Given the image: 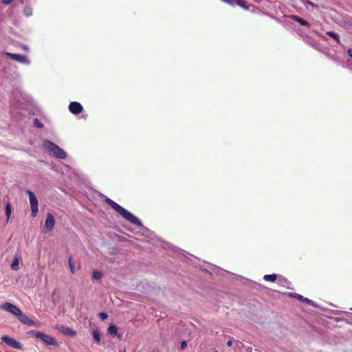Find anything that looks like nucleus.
<instances>
[{"label":"nucleus","mask_w":352,"mask_h":352,"mask_svg":"<svg viewBox=\"0 0 352 352\" xmlns=\"http://www.w3.org/2000/svg\"><path fill=\"white\" fill-rule=\"evenodd\" d=\"M102 196L104 198V202L110 206L123 219L137 227L142 228V231L146 232L147 236L151 237V239L153 240V236H155L154 232L144 226L142 221L139 218L109 197L103 195H102Z\"/></svg>","instance_id":"f257e3e1"},{"label":"nucleus","mask_w":352,"mask_h":352,"mask_svg":"<svg viewBox=\"0 0 352 352\" xmlns=\"http://www.w3.org/2000/svg\"><path fill=\"white\" fill-rule=\"evenodd\" d=\"M43 147L48 155L56 159L65 160L67 157V152L64 149L50 140L43 141Z\"/></svg>","instance_id":"f03ea898"},{"label":"nucleus","mask_w":352,"mask_h":352,"mask_svg":"<svg viewBox=\"0 0 352 352\" xmlns=\"http://www.w3.org/2000/svg\"><path fill=\"white\" fill-rule=\"evenodd\" d=\"M25 193L29 197L31 208V215L32 217H36L38 213V201L37 197L30 189H27L25 190Z\"/></svg>","instance_id":"7ed1b4c3"},{"label":"nucleus","mask_w":352,"mask_h":352,"mask_svg":"<svg viewBox=\"0 0 352 352\" xmlns=\"http://www.w3.org/2000/svg\"><path fill=\"white\" fill-rule=\"evenodd\" d=\"M18 320H19L22 324L30 326V327H39L41 322L38 320L34 321L32 318H29L25 314H24L21 310L16 316Z\"/></svg>","instance_id":"20e7f679"},{"label":"nucleus","mask_w":352,"mask_h":352,"mask_svg":"<svg viewBox=\"0 0 352 352\" xmlns=\"http://www.w3.org/2000/svg\"><path fill=\"white\" fill-rule=\"evenodd\" d=\"M18 320H19L22 324L30 326V327H39L41 322L38 320L34 321L32 318H29L25 314H24L21 310L16 316Z\"/></svg>","instance_id":"39448f33"},{"label":"nucleus","mask_w":352,"mask_h":352,"mask_svg":"<svg viewBox=\"0 0 352 352\" xmlns=\"http://www.w3.org/2000/svg\"><path fill=\"white\" fill-rule=\"evenodd\" d=\"M1 340L3 342L14 349L22 350L23 349V346L21 342L8 335L2 336Z\"/></svg>","instance_id":"423d86ee"},{"label":"nucleus","mask_w":352,"mask_h":352,"mask_svg":"<svg viewBox=\"0 0 352 352\" xmlns=\"http://www.w3.org/2000/svg\"><path fill=\"white\" fill-rule=\"evenodd\" d=\"M5 55L6 57L10 58L12 60L21 63L22 64L28 65L30 64V59L24 54H16L11 52H6Z\"/></svg>","instance_id":"0eeeda50"},{"label":"nucleus","mask_w":352,"mask_h":352,"mask_svg":"<svg viewBox=\"0 0 352 352\" xmlns=\"http://www.w3.org/2000/svg\"><path fill=\"white\" fill-rule=\"evenodd\" d=\"M0 309L12 314L15 317L20 312V308L15 304L10 302H5L0 305Z\"/></svg>","instance_id":"6e6552de"},{"label":"nucleus","mask_w":352,"mask_h":352,"mask_svg":"<svg viewBox=\"0 0 352 352\" xmlns=\"http://www.w3.org/2000/svg\"><path fill=\"white\" fill-rule=\"evenodd\" d=\"M56 224V220L54 215L51 212H48L46 215L45 223L43 226L44 232L52 231Z\"/></svg>","instance_id":"1a4fd4ad"},{"label":"nucleus","mask_w":352,"mask_h":352,"mask_svg":"<svg viewBox=\"0 0 352 352\" xmlns=\"http://www.w3.org/2000/svg\"><path fill=\"white\" fill-rule=\"evenodd\" d=\"M68 108L69 111L74 115H78L83 111L82 105L77 101L71 102Z\"/></svg>","instance_id":"9d476101"},{"label":"nucleus","mask_w":352,"mask_h":352,"mask_svg":"<svg viewBox=\"0 0 352 352\" xmlns=\"http://www.w3.org/2000/svg\"><path fill=\"white\" fill-rule=\"evenodd\" d=\"M41 341L46 345L59 346L60 344L56 341V340L46 333H44L43 336L41 339Z\"/></svg>","instance_id":"9b49d317"},{"label":"nucleus","mask_w":352,"mask_h":352,"mask_svg":"<svg viewBox=\"0 0 352 352\" xmlns=\"http://www.w3.org/2000/svg\"><path fill=\"white\" fill-rule=\"evenodd\" d=\"M208 268H204V267H201V270L203 271L208 272L210 274H212L213 273L218 274L220 272H225L223 269H221L217 266L213 265L212 264L208 263Z\"/></svg>","instance_id":"f8f14e48"},{"label":"nucleus","mask_w":352,"mask_h":352,"mask_svg":"<svg viewBox=\"0 0 352 352\" xmlns=\"http://www.w3.org/2000/svg\"><path fill=\"white\" fill-rule=\"evenodd\" d=\"M22 261L21 255L16 254L10 264V267L12 270L17 271L20 268V263Z\"/></svg>","instance_id":"ddd939ff"},{"label":"nucleus","mask_w":352,"mask_h":352,"mask_svg":"<svg viewBox=\"0 0 352 352\" xmlns=\"http://www.w3.org/2000/svg\"><path fill=\"white\" fill-rule=\"evenodd\" d=\"M231 3H230V6H238L245 10H249V6L248 4V2L245 0H232Z\"/></svg>","instance_id":"4468645a"},{"label":"nucleus","mask_w":352,"mask_h":352,"mask_svg":"<svg viewBox=\"0 0 352 352\" xmlns=\"http://www.w3.org/2000/svg\"><path fill=\"white\" fill-rule=\"evenodd\" d=\"M60 332L65 335L68 336L69 337H74L76 336L77 332L74 329L67 327H61V329H60Z\"/></svg>","instance_id":"2eb2a0df"},{"label":"nucleus","mask_w":352,"mask_h":352,"mask_svg":"<svg viewBox=\"0 0 352 352\" xmlns=\"http://www.w3.org/2000/svg\"><path fill=\"white\" fill-rule=\"evenodd\" d=\"M290 17L292 19H294V21L299 23L301 25L306 26L307 28H309L311 26L310 23H309L307 21H306L303 18L299 16L298 15L292 14L290 16Z\"/></svg>","instance_id":"dca6fc26"},{"label":"nucleus","mask_w":352,"mask_h":352,"mask_svg":"<svg viewBox=\"0 0 352 352\" xmlns=\"http://www.w3.org/2000/svg\"><path fill=\"white\" fill-rule=\"evenodd\" d=\"M91 335H92L93 339L96 343H97V344L100 343L102 336H101V332L99 330V329L96 328V329H93Z\"/></svg>","instance_id":"f3484780"},{"label":"nucleus","mask_w":352,"mask_h":352,"mask_svg":"<svg viewBox=\"0 0 352 352\" xmlns=\"http://www.w3.org/2000/svg\"><path fill=\"white\" fill-rule=\"evenodd\" d=\"M107 331L108 334L113 337L115 335H117V333L118 332V327L116 324L111 323L107 327Z\"/></svg>","instance_id":"a211bd4d"},{"label":"nucleus","mask_w":352,"mask_h":352,"mask_svg":"<svg viewBox=\"0 0 352 352\" xmlns=\"http://www.w3.org/2000/svg\"><path fill=\"white\" fill-rule=\"evenodd\" d=\"M27 334L30 337L35 338L41 340L44 333L37 330H30L27 332Z\"/></svg>","instance_id":"6ab92c4d"},{"label":"nucleus","mask_w":352,"mask_h":352,"mask_svg":"<svg viewBox=\"0 0 352 352\" xmlns=\"http://www.w3.org/2000/svg\"><path fill=\"white\" fill-rule=\"evenodd\" d=\"M12 207L10 202H7L5 207V214L6 217V221L8 222L12 214Z\"/></svg>","instance_id":"aec40b11"},{"label":"nucleus","mask_w":352,"mask_h":352,"mask_svg":"<svg viewBox=\"0 0 352 352\" xmlns=\"http://www.w3.org/2000/svg\"><path fill=\"white\" fill-rule=\"evenodd\" d=\"M326 34L332 38L337 44H340V36L338 33L335 32L334 31H327Z\"/></svg>","instance_id":"412c9836"},{"label":"nucleus","mask_w":352,"mask_h":352,"mask_svg":"<svg viewBox=\"0 0 352 352\" xmlns=\"http://www.w3.org/2000/svg\"><path fill=\"white\" fill-rule=\"evenodd\" d=\"M277 277H278V274H265L263 276V279L265 281L274 283V282H275L276 280Z\"/></svg>","instance_id":"4be33fe9"},{"label":"nucleus","mask_w":352,"mask_h":352,"mask_svg":"<svg viewBox=\"0 0 352 352\" xmlns=\"http://www.w3.org/2000/svg\"><path fill=\"white\" fill-rule=\"evenodd\" d=\"M68 267L72 274H74L76 272V267L73 263V258L72 255L68 256Z\"/></svg>","instance_id":"5701e85b"},{"label":"nucleus","mask_w":352,"mask_h":352,"mask_svg":"<svg viewBox=\"0 0 352 352\" xmlns=\"http://www.w3.org/2000/svg\"><path fill=\"white\" fill-rule=\"evenodd\" d=\"M103 274L101 271L94 270L92 272V278L96 280H99L102 278Z\"/></svg>","instance_id":"b1692460"},{"label":"nucleus","mask_w":352,"mask_h":352,"mask_svg":"<svg viewBox=\"0 0 352 352\" xmlns=\"http://www.w3.org/2000/svg\"><path fill=\"white\" fill-rule=\"evenodd\" d=\"M302 302L303 303H305L307 305H309L313 307H318V305L316 302H314V300L307 298V297H304L303 296V299H302L301 300Z\"/></svg>","instance_id":"393cba45"},{"label":"nucleus","mask_w":352,"mask_h":352,"mask_svg":"<svg viewBox=\"0 0 352 352\" xmlns=\"http://www.w3.org/2000/svg\"><path fill=\"white\" fill-rule=\"evenodd\" d=\"M287 296L290 298H296L300 302H301L302 299H303V296H302L299 294H297V293H294V292H289L287 294Z\"/></svg>","instance_id":"a878e982"},{"label":"nucleus","mask_w":352,"mask_h":352,"mask_svg":"<svg viewBox=\"0 0 352 352\" xmlns=\"http://www.w3.org/2000/svg\"><path fill=\"white\" fill-rule=\"evenodd\" d=\"M23 14L25 16H30L32 15V9L30 6H25L23 10Z\"/></svg>","instance_id":"bb28decb"},{"label":"nucleus","mask_w":352,"mask_h":352,"mask_svg":"<svg viewBox=\"0 0 352 352\" xmlns=\"http://www.w3.org/2000/svg\"><path fill=\"white\" fill-rule=\"evenodd\" d=\"M322 52L327 56L328 57L331 58L332 60H336L337 59V56L336 54H330V50L327 47H326Z\"/></svg>","instance_id":"cd10ccee"},{"label":"nucleus","mask_w":352,"mask_h":352,"mask_svg":"<svg viewBox=\"0 0 352 352\" xmlns=\"http://www.w3.org/2000/svg\"><path fill=\"white\" fill-rule=\"evenodd\" d=\"M33 124L34 127L38 129H42L44 126L43 124L41 122V120L36 118L33 119Z\"/></svg>","instance_id":"c85d7f7f"},{"label":"nucleus","mask_w":352,"mask_h":352,"mask_svg":"<svg viewBox=\"0 0 352 352\" xmlns=\"http://www.w3.org/2000/svg\"><path fill=\"white\" fill-rule=\"evenodd\" d=\"M279 282H280V284L281 285H283V287H285L287 288H289L290 289V287H289V285L291 283L287 278H282L281 279L279 280Z\"/></svg>","instance_id":"c756f323"},{"label":"nucleus","mask_w":352,"mask_h":352,"mask_svg":"<svg viewBox=\"0 0 352 352\" xmlns=\"http://www.w3.org/2000/svg\"><path fill=\"white\" fill-rule=\"evenodd\" d=\"M109 317V315L105 311H100L98 313V318L104 321L107 320Z\"/></svg>","instance_id":"7c9ffc66"},{"label":"nucleus","mask_w":352,"mask_h":352,"mask_svg":"<svg viewBox=\"0 0 352 352\" xmlns=\"http://www.w3.org/2000/svg\"><path fill=\"white\" fill-rule=\"evenodd\" d=\"M179 344H180V346H179L180 350L185 349L188 346L187 341L185 340H182L180 342Z\"/></svg>","instance_id":"2f4dec72"},{"label":"nucleus","mask_w":352,"mask_h":352,"mask_svg":"<svg viewBox=\"0 0 352 352\" xmlns=\"http://www.w3.org/2000/svg\"><path fill=\"white\" fill-rule=\"evenodd\" d=\"M14 0H1V3L4 5H10L11 4Z\"/></svg>","instance_id":"473e14b6"},{"label":"nucleus","mask_w":352,"mask_h":352,"mask_svg":"<svg viewBox=\"0 0 352 352\" xmlns=\"http://www.w3.org/2000/svg\"><path fill=\"white\" fill-rule=\"evenodd\" d=\"M346 54L352 59V48L347 49Z\"/></svg>","instance_id":"72a5a7b5"},{"label":"nucleus","mask_w":352,"mask_h":352,"mask_svg":"<svg viewBox=\"0 0 352 352\" xmlns=\"http://www.w3.org/2000/svg\"><path fill=\"white\" fill-rule=\"evenodd\" d=\"M113 337H116L118 339H119L120 340H122V333H117V335H115Z\"/></svg>","instance_id":"f704fd0d"},{"label":"nucleus","mask_w":352,"mask_h":352,"mask_svg":"<svg viewBox=\"0 0 352 352\" xmlns=\"http://www.w3.org/2000/svg\"><path fill=\"white\" fill-rule=\"evenodd\" d=\"M226 344H227L228 346H231L232 345V344H233V342H232V340H229L227 341Z\"/></svg>","instance_id":"c9c22d12"},{"label":"nucleus","mask_w":352,"mask_h":352,"mask_svg":"<svg viewBox=\"0 0 352 352\" xmlns=\"http://www.w3.org/2000/svg\"><path fill=\"white\" fill-rule=\"evenodd\" d=\"M307 3L309 5H311V6L313 7H318L314 3L310 1H307Z\"/></svg>","instance_id":"e433bc0d"},{"label":"nucleus","mask_w":352,"mask_h":352,"mask_svg":"<svg viewBox=\"0 0 352 352\" xmlns=\"http://www.w3.org/2000/svg\"><path fill=\"white\" fill-rule=\"evenodd\" d=\"M23 48H24L25 50H27V49H28V46L24 45Z\"/></svg>","instance_id":"4c0bfd02"},{"label":"nucleus","mask_w":352,"mask_h":352,"mask_svg":"<svg viewBox=\"0 0 352 352\" xmlns=\"http://www.w3.org/2000/svg\"><path fill=\"white\" fill-rule=\"evenodd\" d=\"M21 3H23V0H21Z\"/></svg>","instance_id":"58836bf2"},{"label":"nucleus","mask_w":352,"mask_h":352,"mask_svg":"<svg viewBox=\"0 0 352 352\" xmlns=\"http://www.w3.org/2000/svg\"><path fill=\"white\" fill-rule=\"evenodd\" d=\"M351 310H352V309H351Z\"/></svg>","instance_id":"ea45409f"}]
</instances>
